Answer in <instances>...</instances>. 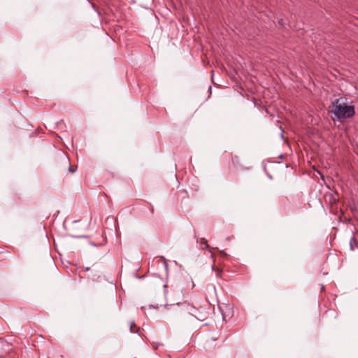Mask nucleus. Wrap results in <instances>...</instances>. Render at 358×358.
Wrapping results in <instances>:
<instances>
[{
	"label": "nucleus",
	"mask_w": 358,
	"mask_h": 358,
	"mask_svg": "<svg viewBox=\"0 0 358 358\" xmlns=\"http://www.w3.org/2000/svg\"><path fill=\"white\" fill-rule=\"evenodd\" d=\"M354 244H356L355 236H352L350 240V248L352 250H355Z\"/></svg>",
	"instance_id": "7"
},
{
	"label": "nucleus",
	"mask_w": 358,
	"mask_h": 358,
	"mask_svg": "<svg viewBox=\"0 0 358 358\" xmlns=\"http://www.w3.org/2000/svg\"><path fill=\"white\" fill-rule=\"evenodd\" d=\"M221 273H222V270H220V269H217L216 270V275H217V276H220L221 275Z\"/></svg>",
	"instance_id": "9"
},
{
	"label": "nucleus",
	"mask_w": 358,
	"mask_h": 358,
	"mask_svg": "<svg viewBox=\"0 0 358 358\" xmlns=\"http://www.w3.org/2000/svg\"><path fill=\"white\" fill-rule=\"evenodd\" d=\"M325 201H338V199L336 198L331 192H328L324 194Z\"/></svg>",
	"instance_id": "4"
},
{
	"label": "nucleus",
	"mask_w": 358,
	"mask_h": 358,
	"mask_svg": "<svg viewBox=\"0 0 358 358\" xmlns=\"http://www.w3.org/2000/svg\"><path fill=\"white\" fill-rule=\"evenodd\" d=\"M0 358H1V357H0ZM2 358H3V357H2Z\"/></svg>",
	"instance_id": "11"
},
{
	"label": "nucleus",
	"mask_w": 358,
	"mask_h": 358,
	"mask_svg": "<svg viewBox=\"0 0 358 358\" xmlns=\"http://www.w3.org/2000/svg\"><path fill=\"white\" fill-rule=\"evenodd\" d=\"M136 327V324L134 322H132L130 324V331L131 332L134 333L135 331L134 330V327Z\"/></svg>",
	"instance_id": "8"
},
{
	"label": "nucleus",
	"mask_w": 358,
	"mask_h": 358,
	"mask_svg": "<svg viewBox=\"0 0 358 358\" xmlns=\"http://www.w3.org/2000/svg\"><path fill=\"white\" fill-rule=\"evenodd\" d=\"M329 109L339 121L351 118L355 113V106L352 102L348 101L347 99L343 97H340L332 101Z\"/></svg>",
	"instance_id": "1"
},
{
	"label": "nucleus",
	"mask_w": 358,
	"mask_h": 358,
	"mask_svg": "<svg viewBox=\"0 0 358 358\" xmlns=\"http://www.w3.org/2000/svg\"><path fill=\"white\" fill-rule=\"evenodd\" d=\"M232 160H233L234 163H235V162L238 163V159L236 157H234V158H232Z\"/></svg>",
	"instance_id": "10"
},
{
	"label": "nucleus",
	"mask_w": 358,
	"mask_h": 358,
	"mask_svg": "<svg viewBox=\"0 0 358 358\" xmlns=\"http://www.w3.org/2000/svg\"><path fill=\"white\" fill-rule=\"evenodd\" d=\"M59 160L60 161V162L62 164H64V166L66 168H67V169H68V171L69 172H71V173H74L75 172V171L73 169H72V168L71 166L70 160H69V157L64 153H62L59 156Z\"/></svg>",
	"instance_id": "3"
},
{
	"label": "nucleus",
	"mask_w": 358,
	"mask_h": 358,
	"mask_svg": "<svg viewBox=\"0 0 358 358\" xmlns=\"http://www.w3.org/2000/svg\"><path fill=\"white\" fill-rule=\"evenodd\" d=\"M200 245H204L203 248L201 247V248L203 250H204V249H206V248H207L208 247V245L207 244V240L206 238H201L200 239Z\"/></svg>",
	"instance_id": "6"
},
{
	"label": "nucleus",
	"mask_w": 358,
	"mask_h": 358,
	"mask_svg": "<svg viewBox=\"0 0 358 358\" xmlns=\"http://www.w3.org/2000/svg\"><path fill=\"white\" fill-rule=\"evenodd\" d=\"M178 196L181 199H185L186 198H187V192L185 190L180 191L178 192Z\"/></svg>",
	"instance_id": "5"
},
{
	"label": "nucleus",
	"mask_w": 358,
	"mask_h": 358,
	"mask_svg": "<svg viewBox=\"0 0 358 358\" xmlns=\"http://www.w3.org/2000/svg\"><path fill=\"white\" fill-rule=\"evenodd\" d=\"M169 306H173V310L178 314L188 313L199 321H203L206 319V315L203 313L186 301L179 303L167 298V303H166L165 307L168 308Z\"/></svg>",
	"instance_id": "2"
}]
</instances>
